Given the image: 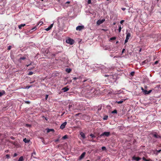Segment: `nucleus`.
<instances>
[{"instance_id": "f257e3e1", "label": "nucleus", "mask_w": 161, "mask_h": 161, "mask_svg": "<svg viewBox=\"0 0 161 161\" xmlns=\"http://www.w3.org/2000/svg\"><path fill=\"white\" fill-rule=\"evenodd\" d=\"M66 42L67 43L69 44L70 45H72L74 43V41L73 40L70 38H68L66 40Z\"/></svg>"}, {"instance_id": "f03ea898", "label": "nucleus", "mask_w": 161, "mask_h": 161, "mask_svg": "<svg viewBox=\"0 0 161 161\" xmlns=\"http://www.w3.org/2000/svg\"><path fill=\"white\" fill-rule=\"evenodd\" d=\"M85 27L84 25H79L76 27V30L78 31H80L81 30L84 29Z\"/></svg>"}, {"instance_id": "7ed1b4c3", "label": "nucleus", "mask_w": 161, "mask_h": 161, "mask_svg": "<svg viewBox=\"0 0 161 161\" xmlns=\"http://www.w3.org/2000/svg\"><path fill=\"white\" fill-rule=\"evenodd\" d=\"M110 134V133L109 132H105L100 135V136H108Z\"/></svg>"}, {"instance_id": "20e7f679", "label": "nucleus", "mask_w": 161, "mask_h": 161, "mask_svg": "<svg viewBox=\"0 0 161 161\" xmlns=\"http://www.w3.org/2000/svg\"><path fill=\"white\" fill-rule=\"evenodd\" d=\"M105 20V19H102V20H99L97 22V25H100L101 24L103 23L104 21Z\"/></svg>"}, {"instance_id": "39448f33", "label": "nucleus", "mask_w": 161, "mask_h": 161, "mask_svg": "<svg viewBox=\"0 0 161 161\" xmlns=\"http://www.w3.org/2000/svg\"><path fill=\"white\" fill-rule=\"evenodd\" d=\"M67 124V122H65L63 123L60 126V128L61 129H63Z\"/></svg>"}, {"instance_id": "423d86ee", "label": "nucleus", "mask_w": 161, "mask_h": 161, "mask_svg": "<svg viewBox=\"0 0 161 161\" xmlns=\"http://www.w3.org/2000/svg\"><path fill=\"white\" fill-rule=\"evenodd\" d=\"M141 158L137 157H136L135 156H133L132 158V160H136V161H139V160L141 159Z\"/></svg>"}, {"instance_id": "0eeeda50", "label": "nucleus", "mask_w": 161, "mask_h": 161, "mask_svg": "<svg viewBox=\"0 0 161 161\" xmlns=\"http://www.w3.org/2000/svg\"><path fill=\"white\" fill-rule=\"evenodd\" d=\"M86 154L85 152H83L80 155V156L79 157V159L81 160L85 156V155Z\"/></svg>"}, {"instance_id": "6e6552de", "label": "nucleus", "mask_w": 161, "mask_h": 161, "mask_svg": "<svg viewBox=\"0 0 161 161\" xmlns=\"http://www.w3.org/2000/svg\"><path fill=\"white\" fill-rule=\"evenodd\" d=\"M53 24H51L48 28H46L45 30L47 31H48L50 30L53 27Z\"/></svg>"}, {"instance_id": "1a4fd4ad", "label": "nucleus", "mask_w": 161, "mask_h": 161, "mask_svg": "<svg viewBox=\"0 0 161 161\" xmlns=\"http://www.w3.org/2000/svg\"><path fill=\"white\" fill-rule=\"evenodd\" d=\"M148 62V60H144V61H143V62H142V64H141V65H144L145 64L147 63Z\"/></svg>"}, {"instance_id": "9d476101", "label": "nucleus", "mask_w": 161, "mask_h": 161, "mask_svg": "<svg viewBox=\"0 0 161 161\" xmlns=\"http://www.w3.org/2000/svg\"><path fill=\"white\" fill-rule=\"evenodd\" d=\"M126 38L129 39L131 35L130 33H126Z\"/></svg>"}, {"instance_id": "9b49d317", "label": "nucleus", "mask_w": 161, "mask_h": 161, "mask_svg": "<svg viewBox=\"0 0 161 161\" xmlns=\"http://www.w3.org/2000/svg\"><path fill=\"white\" fill-rule=\"evenodd\" d=\"M62 90L64 92H65L69 90V89L67 87H65L62 88Z\"/></svg>"}, {"instance_id": "f8f14e48", "label": "nucleus", "mask_w": 161, "mask_h": 161, "mask_svg": "<svg viewBox=\"0 0 161 161\" xmlns=\"http://www.w3.org/2000/svg\"><path fill=\"white\" fill-rule=\"evenodd\" d=\"M80 134L81 136V137L83 138V139H84L85 138V135L84 133L82 132H81L80 133Z\"/></svg>"}, {"instance_id": "ddd939ff", "label": "nucleus", "mask_w": 161, "mask_h": 161, "mask_svg": "<svg viewBox=\"0 0 161 161\" xmlns=\"http://www.w3.org/2000/svg\"><path fill=\"white\" fill-rule=\"evenodd\" d=\"M153 136H154V137L156 138H161V137L160 136H159L157 134H154Z\"/></svg>"}, {"instance_id": "4468645a", "label": "nucleus", "mask_w": 161, "mask_h": 161, "mask_svg": "<svg viewBox=\"0 0 161 161\" xmlns=\"http://www.w3.org/2000/svg\"><path fill=\"white\" fill-rule=\"evenodd\" d=\"M25 24H21L19 25L18 27L19 29H21L22 27H24L25 26Z\"/></svg>"}, {"instance_id": "2eb2a0df", "label": "nucleus", "mask_w": 161, "mask_h": 161, "mask_svg": "<svg viewBox=\"0 0 161 161\" xmlns=\"http://www.w3.org/2000/svg\"><path fill=\"white\" fill-rule=\"evenodd\" d=\"M24 160V158L23 156H21L19 159L18 161H23Z\"/></svg>"}, {"instance_id": "dca6fc26", "label": "nucleus", "mask_w": 161, "mask_h": 161, "mask_svg": "<svg viewBox=\"0 0 161 161\" xmlns=\"http://www.w3.org/2000/svg\"><path fill=\"white\" fill-rule=\"evenodd\" d=\"M5 93V92L3 90L2 91V92H0V97L2 96V95H3Z\"/></svg>"}, {"instance_id": "f3484780", "label": "nucleus", "mask_w": 161, "mask_h": 161, "mask_svg": "<svg viewBox=\"0 0 161 161\" xmlns=\"http://www.w3.org/2000/svg\"><path fill=\"white\" fill-rule=\"evenodd\" d=\"M23 141L25 143H27L29 142V140L25 138L23 139Z\"/></svg>"}, {"instance_id": "a211bd4d", "label": "nucleus", "mask_w": 161, "mask_h": 161, "mask_svg": "<svg viewBox=\"0 0 161 161\" xmlns=\"http://www.w3.org/2000/svg\"><path fill=\"white\" fill-rule=\"evenodd\" d=\"M51 131H54V130L53 129H47V132H48V133L49 132Z\"/></svg>"}, {"instance_id": "6ab92c4d", "label": "nucleus", "mask_w": 161, "mask_h": 161, "mask_svg": "<svg viewBox=\"0 0 161 161\" xmlns=\"http://www.w3.org/2000/svg\"><path fill=\"white\" fill-rule=\"evenodd\" d=\"M43 24V22L42 21V19L41 21L39 22L38 24V25H41Z\"/></svg>"}, {"instance_id": "aec40b11", "label": "nucleus", "mask_w": 161, "mask_h": 161, "mask_svg": "<svg viewBox=\"0 0 161 161\" xmlns=\"http://www.w3.org/2000/svg\"><path fill=\"white\" fill-rule=\"evenodd\" d=\"M71 71V69H66V71L68 73L70 72Z\"/></svg>"}, {"instance_id": "412c9836", "label": "nucleus", "mask_w": 161, "mask_h": 161, "mask_svg": "<svg viewBox=\"0 0 161 161\" xmlns=\"http://www.w3.org/2000/svg\"><path fill=\"white\" fill-rule=\"evenodd\" d=\"M123 102V101L122 100V101H117L116 102V103H117L118 104H121V103H122Z\"/></svg>"}, {"instance_id": "4be33fe9", "label": "nucleus", "mask_w": 161, "mask_h": 161, "mask_svg": "<svg viewBox=\"0 0 161 161\" xmlns=\"http://www.w3.org/2000/svg\"><path fill=\"white\" fill-rule=\"evenodd\" d=\"M108 118V116L107 115H106V116H104V117L103 118V119L104 120H107V119Z\"/></svg>"}, {"instance_id": "5701e85b", "label": "nucleus", "mask_w": 161, "mask_h": 161, "mask_svg": "<svg viewBox=\"0 0 161 161\" xmlns=\"http://www.w3.org/2000/svg\"><path fill=\"white\" fill-rule=\"evenodd\" d=\"M143 92H144V93L146 94H148V91L146 90H144L143 91Z\"/></svg>"}, {"instance_id": "b1692460", "label": "nucleus", "mask_w": 161, "mask_h": 161, "mask_svg": "<svg viewBox=\"0 0 161 161\" xmlns=\"http://www.w3.org/2000/svg\"><path fill=\"white\" fill-rule=\"evenodd\" d=\"M117 113V111L116 110H114L112 112V113L114 114H116Z\"/></svg>"}, {"instance_id": "393cba45", "label": "nucleus", "mask_w": 161, "mask_h": 161, "mask_svg": "<svg viewBox=\"0 0 161 161\" xmlns=\"http://www.w3.org/2000/svg\"><path fill=\"white\" fill-rule=\"evenodd\" d=\"M116 37H111L110 38V40H114L116 39Z\"/></svg>"}, {"instance_id": "a878e982", "label": "nucleus", "mask_w": 161, "mask_h": 161, "mask_svg": "<svg viewBox=\"0 0 161 161\" xmlns=\"http://www.w3.org/2000/svg\"><path fill=\"white\" fill-rule=\"evenodd\" d=\"M67 138V135H65L62 138L63 139H66Z\"/></svg>"}, {"instance_id": "bb28decb", "label": "nucleus", "mask_w": 161, "mask_h": 161, "mask_svg": "<svg viewBox=\"0 0 161 161\" xmlns=\"http://www.w3.org/2000/svg\"><path fill=\"white\" fill-rule=\"evenodd\" d=\"M121 29H122V28L121 27V26H119V29H118V31H119V32H120V31H121Z\"/></svg>"}, {"instance_id": "cd10ccee", "label": "nucleus", "mask_w": 161, "mask_h": 161, "mask_svg": "<svg viewBox=\"0 0 161 161\" xmlns=\"http://www.w3.org/2000/svg\"><path fill=\"white\" fill-rule=\"evenodd\" d=\"M102 149L103 150H106V147H102Z\"/></svg>"}, {"instance_id": "c85d7f7f", "label": "nucleus", "mask_w": 161, "mask_h": 161, "mask_svg": "<svg viewBox=\"0 0 161 161\" xmlns=\"http://www.w3.org/2000/svg\"><path fill=\"white\" fill-rule=\"evenodd\" d=\"M142 159L145 161H149V160H147V159H146L145 158V157H143Z\"/></svg>"}, {"instance_id": "c756f323", "label": "nucleus", "mask_w": 161, "mask_h": 161, "mask_svg": "<svg viewBox=\"0 0 161 161\" xmlns=\"http://www.w3.org/2000/svg\"><path fill=\"white\" fill-rule=\"evenodd\" d=\"M90 136L92 137H95V136H94V135L92 134H90Z\"/></svg>"}, {"instance_id": "7c9ffc66", "label": "nucleus", "mask_w": 161, "mask_h": 161, "mask_svg": "<svg viewBox=\"0 0 161 161\" xmlns=\"http://www.w3.org/2000/svg\"><path fill=\"white\" fill-rule=\"evenodd\" d=\"M134 72H131L130 74L131 76H133L134 75Z\"/></svg>"}, {"instance_id": "2f4dec72", "label": "nucleus", "mask_w": 161, "mask_h": 161, "mask_svg": "<svg viewBox=\"0 0 161 161\" xmlns=\"http://www.w3.org/2000/svg\"><path fill=\"white\" fill-rule=\"evenodd\" d=\"M6 157L7 158H10V156L8 154L6 155Z\"/></svg>"}, {"instance_id": "473e14b6", "label": "nucleus", "mask_w": 161, "mask_h": 161, "mask_svg": "<svg viewBox=\"0 0 161 161\" xmlns=\"http://www.w3.org/2000/svg\"><path fill=\"white\" fill-rule=\"evenodd\" d=\"M33 74V73L32 72V71H31V72H30L28 74V75H32Z\"/></svg>"}, {"instance_id": "72a5a7b5", "label": "nucleus", "mask_w": 161, "mask_h": 161, "mask_svg": "<svg viewBox=\"0 0 161 161\" xmlns=\"http://www.w3.org/2000/svg\"><path fill=\"white\" fill-rule=\"evenodd\" d=\"M128 40L129 39L126 38V39L125 40V43H127L128 42Z\"/></svg>"}, {"instance_id": "f704fd0d", "label": "nucleus", "mask_w": 161, "mask_h": 161, "mask_svg": "<svg viewBox=\"0 0 161 161\" xmlns=\"http://www.w3.org/2000/svg\"><path fill=\"white\" fill-rule=\"evenodd\" d=\"M88 4H91V0H88Z\"/></svg>"}, {"instance_id": "c9c22d12", "label": "nucleus", "mask_w": 161, "mask_h": 161, "mask_svg": "<svg viewBox=\"0 0 161 161\" xmlns=\"http://www.w3.org/2000/svg\"><path fill=\"white\" fill-rule=\"evenodd\" d=\"M11 46H9L8 47V50H10L11 49Z\"/></svg>"}, {"instance_id": "e433bc0d", "label": "nucleus", "mask_w": 161, "mask_h": 161, "mask_svg": "<svg viewBox=\"0 0 161 161\" xmlns=\"http://www.w3.org/2000/svg\"><path fill=\"white\" fill-rule=\"evenodd\" d=\"M25 59V58L24 57H21V58H20V60H21V59H22V60H24Z\"/></svg>"}, {"instance_id": "4c0bfd02", "label": "nucleus", "mask_w": 161, "mask_h": 161, "mask_svg": "<svg viewBox=\"0 0 161 161\" xmlns=\"http://www.w3.org/2000/svg\"><path fill=\"white\" fill-rule=\"evenodd\" d=\"M124 20H121L120 21V23L121 24H122L124 22Z\"/></svg>"}, {"instance_id": "58836bf2", "label": "nucleus", "mask_w": 161, "mask_h": 161, "mask_svg": "<svg viewBox=\"0 0 161 161\" xmlns=\"http://www.w3.org/2000/svg\"><path fill=\"white\" fill-rule=\"evenodd\" d=\"M48 95H46V97H45V99L46 100H47L48 98Z\"/></svg>"}, {"instance_id": "ea45409f", "label": "nucleus", "mask_w": 161, "mask_h": 161, "mask_svg": "<svg viewBox=\"0 0 161 161\" xmlns=\"http://www.w3.org/2000/svg\"><path fill=\"white\" fill-rule=\"evenodd\" d=\"M17 155V154L16 153H15L14 155V157H15Z\"/></svg>"}, {"instance_id": "a19ab883", "label": "nucleus", "mask_w": 161, "mask_h": 161, "mask_svg": "<svg viewBox=\"0 0 161 161\" xmlns=\"http://www.w3.org/2000/svg\"><path fill=\"white\" fill-rule=\"evenodd\" d=\"M158 63V61H155L154 63V64H156Z\"/></svg>"}, {"instance_id": "79ce46f5", "label": "nucleus", "mask_w": 161, "mask_h": 161, "mask_svg": "<svg viewBox=\"0 0 161 161\" xmlns=\"http://www.w3.org/2000/svg\"><path fill=\"white\" fill-rule=\"evenodd\" d=\"M30 87V86H27L25 88L28 89Z\"/></svg>"}, {"instance_id": "37998d69", "label": "nucleus", "mask_w": 161, "mask_h": 161, "mask_svg": "<svg viewBox=\"0 0 161 161\" xmlns=\"http://www.w3.org/2000/svg\"><path fill=\"white\" fill-rule=\"evenodd\" d=\"M36 29V27H34L32 28L31 29L32 30H35Z\"/></svg>"}, {"instance_id": "c03bdc74", "label": "nucleus", "mask_w": 161, "mask_h": 161, "mask_svg": "<svg viewBox=\"0 0 161 161\" xmlns=\"http://www.w3.org/2000/svg\"><path fill=\"white\" fill-rule=\"evenodd\" d=\"M121 9H122L124 11V10H125V9H125V8H121Z\"/></svg>"}, {"instance_id": "a18cd8bd", "label": "nucleus", "mask_w": 161, "mask_h": 161, "mask_svg": "<svg viewBox=\"0 0 161 161\" xmlns=\"http://www.w3.org/2000/svg\"><path fill=\"white\" fill-rule=\"evenodd\" d=\"M25 103H30V102L29 101H26L25 102Z\"/></svg>"}, {"instance_id": "49530a36", "label": "nucleus", "mask_w": 161, "mask_h": 161, "mask_svg": "<svg viewBox=\"0 0 161 161\" xmlns=\"http://www.w3.org/2000/svg\"><path fill=\"white\" fill-rule=\"evenodd\" d=\"M151 91H152L151 90H150L149 91H148V94L150 93L151 92Z\"/></svg>"}, {"instance_id": "de8ad7c7", "label": "nucleus", "mask_w": 161, "mask_h": 161, "mask_svg": "<svg viewBox=\"0 0 161 161\" xmlns=\"http://www.w3.org/2000/svg\"><path fill=\"white\" fill-rule=\"evenodd\" d=\"M36 154V153H35V152H33L32 153V155H33V154Z\"/></svg>"}, {"instance_id": "09e8293b", "label": "nucleus", "mask_w": 161, "mask_h": 161, "mask_svg": "<svg viewBox=\"0 0 161 161\" xmlns=\"http://www.w3.org/2000/svg\"><path fill=\"white\" fill-rule=\"evenodd\" d=\"M125 50V49H123V50H122V53H123L124 51Z\"/></svg>"}, {"instance_id": "8fccbe9b", "label": "nucleus", "mask_w": 161, "mask_h": 161, "mask_svg": "<svg viewBox=\"0 0 161 161\" xmlns=\"http://www.w3.org/2000/svg\"><path fill=\"white\" fill-rule=\"evenodd\" d=\"M77 79V78L76 77H74L73 78V79L74 80H75Z\"/></svg>"}, {"instance_id": "3c124183", "label": "nucleus", "mask_w": 161, "mask_h": 161, "mask_svg": "<svg viewBox=\"0 0 161 161\" xmlns=\"http://www.w3.org/2000/svg\"><path fill=\"white\" fill-rule=\"evenodd\" d=\"M26 125L28 127V126H30V125H28V124H26Z\"/></svg>"}, {"instance_id": "603ef678", "label": "nucleus", "mask_w": 161, "mask_h": 161, "mask_svg": "<svg viewBox=\"0 0 161 161\" xmlns=\"http://www.w3.org/2000/svg\"><path fill=\"white\" fill-rule=\"evenodd\" d=\"M70 2H69V1H68L66 2V3H69Z\"/></svg>"}, {"instance_id": "864d4df0", "label": "nucleus", "mask_w": 161, "mask_h": 161, "mask_svg": "<svg viewBox=\"0 0 161 161\" xmlns=\"http://www.w3.org/2000/svg\"><path fill=\"white\" fill-rule=\"evenodd\" d=\"M142 91H144V89H143V88H142Z\"/></svg>"}, {"instance_id": "5fc2aeb1", "label": "nucleus", "mask_w": 161, "mask_h": 161, "mask_svg": "<svg viewBox=\"0 0 161 161\" xmlns=\"http://www.w3.org/2000/svg\"><path fill=\"white\" fill-rule=\"evenodd\" d=\"M59 141V140L58 139H57L56 140V142H57V141Z\"/></svg>"}, {"instance_id": "6e6d98bb", "label": "nucleus", "mask_w": 161, "mask_h": 161, "mask_svg": "<svg viewBox=\"0 0 161 161\" xmlns=\"http://www.w3.org/2000/svg\"><path fill=\"white\" fill-rule=\"evenodd\" d=\"M91 141H92V142H95V141H94V140H92Z\"/></svg>"}, {"instance_id": "4d7b16f0", "label": "nucleus", "mask_w": 161, "mask_h": 161, "mask_svg": "<svg viewBox=\"0 0 161 161\" xmlns=\"http://www.w3.org/2000/svg\"><path fill=\"white\" fill-rule=\"evenodd\" d=\"M118 41H117V42H116V43H118Z\"/></svg>"}, {"instance_id": "13d9d810", "label": "nucleus", "mask_w": 161, "mask_h": 161, "mask_svg": "<svg viewBox=\"0 0 161 161\" xmlns=\"http://www.w3.org/2000/svg\"><path fill=\"white\" fill-rule=\"evenodd\" d=\"M115 23H114V25H115Z\"/></svg>"}, {"instance_id": "bf43d9fd", "label": "nucleus", "mask_w": 161, "mask_h": 161, "mask_svg": "<svg viewBox=\"0 0 161 161\" xmlns=\"http://www.w3.org/2000/svg\"><path fill=\"white\" fill-rule=\"evenodd\" d=\"M86 161H90L89 160H87Z\"/></svg>"}, {"instance_id": "052dcab7", "label": "nucleus", "mask_w": 161, "mask_h": 161, "mask_svg": "<svg viewBox=\"0 0 161 161\" xmlns=\"http://www.w3.org/2000/svg\"><path fill=\"white\" fill-rule=\"evenodd\" d=\"M43 0H41V1H43Z\"/></svg>"}, {"instance_id": "680f3d73", "label": "nucleus", "mask_w": 161, "mask_h": 161, "mask_svg": "<svg viewBox=\"0 0 161 161\" xmlns=\"http://www.w3.org/2000/svg\"><path fill=\"white\" fill-rule=\"evenodd\" d=\"M159 1V0H157V1Z\"/></svg>"}, {"instance_id": "e2e57ef3", "label": "nucleus", "mask_w": 161, "mask_h": 161, "mask_svg": "<svg viewBox=\"0 0 161 161\" xmlns=\"http://www.w3.org/2000/svg\"><path fill=\"white\" fill-rule=\"evenodd\" d=\"M109 0H107V1H108Z\"/></svg>"}]
</instances>
